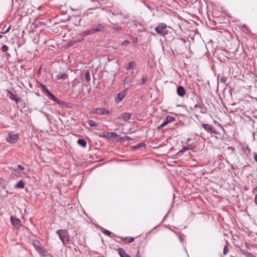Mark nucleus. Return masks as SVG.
<instances>
[{"instance_id": "obj_1", "label": "nucleus", "mask_w": 257, "mask_h": 257, "mask_svg": "<svg viewBox=\"0 0 257 257\" xmlns=\"http://www.w3.org/2000/svg\"><path fill=\"white\" fill-rule=\"evenodd\" d=\"M105 31V27L101 24L94 25L92 29L86 30L83 32L82 34L84 36L94 34L97 32H103Z\"/></svg>"}, {"instance_id": "obj_2", "label": "nucleus", "mask_w": 257, "mask_h": 257, "mask_svg": "<svg viewBox=\"0 0 257 257\" xmlns=\"http://www.w3.org/2000/svg\"><path fill=\"white\" fill-rule=\"evenodd\" d=\"M63 244H66L69 241V235L66 230H58L56 232Z\"/></svg>"}, {"instance_id": "obj_3", "label": "nucleus", "mask_w": 257, "mask_h": 257, "mask_svg": "<svg viewBox=\"0 0 257 257\" xmlns=\"http://www.w3.org/2000/svg\"><path fill=\"white\" fill-rule=\"evenodd\" d=\"M33 246L36 250L42 255L45 256L47 253V251L41 244L39 241L33 242Z\"/></svg>"}, {"instance_id": "obj_4", "label": "nucleus", "mask_w": 257, "mask_h": 257, "mask_svg": "<svg viewBox=\"0 0 257 257\" xmlns=\"http://www.w3.org/2000/svg\"><path fill=\"white\" fill-rule=\"evenodd\" d=\"M19 135L18 133L11 132L6 138L7 141L9 143H15L18 140Z\"/></svg>"}, {"instance_id": "obj_5", "label": "nucleus", "mask_w": 257, "mask_h": 257, "mask_svg": "<svg viewBox=\"0 0 257 257\" xmlns=\"http://www.w3.org/2000/svg\"><path fill=\"white\" fill-rule=\"evenodd\" d=\"M92 114L97 113L99 115L108 114L110 113V111L104 108L98 107L92 109L91 110Z\"/></svg>"}, {"instance_id": "obj_6", "label": "nucleus", "mask_w": 257, "mask_h": 257, "mask_svg": "<svg viewBox=\"0 0 257 257\" xmlns=\"http://www.w3.org/2000/svg\"><path fill=\"white\" fill-rule=\"evenodd\" d=\"M202 126L208 133H213L215 134H217V132L211 124L204 123L202 124Z\"/></svg>"}, {"instance_id": "obj_7", "label": "nucleus", "mask_w": 257, "mask_h": 257, "mask_svg": "<svg viewBox=\"0 0 257 257\" xmlns=\"http://www.w3.org/2000/svg\"><path fill=\"white\" fill-rule=\"evenodd\" d=\"M11 222L13 225V226L18 229L21 226V221L20 219L15 217L11 216Z\"/></svg>"}, {"instance_id": "obj_8", "label": "nucleus", "mask_w": 257, "mask_h": 257, "mask_svg": "<svg viewBox=\"0 0 257 257\" xmlns=\"http://www.w3.org/2000/svg\"><path fill=\"white\" fill-rule=\"evenodd\" d=\"M127 93V91L126 89L122 90L121 92H120L119 93H118L117 95L116 101L117 102H120L123 99V98L126 95Z\"/></svg>"}, {"instance_id": "obj_9", "label": "nucleus", "mask_w": 257, "mask_h": 257, "mask_svg": "<svg viewBox=\"0 0 257 257\" xmlns=\"http://www.w3.org/2000/svg\"><path fill=\"white\" fill-rule=\"evenodd\" d=\"M155 30L157 34L161 35L162 36H165V35H167L168 34V32L167 31H165L164 29H162V28H161L160 27L157 26L155 28Z\"/></svg>"}, {"instance_id": "obj_10", "label": "nucleus", "mask_w": 257, "mask_h": 257, "mask_svg": "<svg viewBox=\"0 0 257 257\" xmlns=\"http://www.w3.org/2000/svg\"><path fill=\"white\" fill-rule=\"evenodd\" d=\"M204 105L203 104H196L194 106V108L196 110V111L200 112L201 113H204Z\"/></svg>"}, {"instance_id": "obj_11", "label": "nucleus", "mask_w": 257, "mask_h": 257, "mask_svg": "<svg viewBox=\"0 0 257 257\" xmlns=\"http://www.w3.org/2000/svg\"><path fill=\"white\" fill-rule=\"evenodd\" d=\"M131 114L127 112H124L120 114V116L119 117V119H122L123 120L126 121L130 119L131 118Z\"/></svg>"}, {"instance_id": "obj_12", "label": "nucleus", "mask_w": 257, "mask_h": 257, "mask_svg": "<svg viewBox=\"0 0 257 257\" xmlns=\"http://www.w3.org/2000/svg\"><path fill=\"white\" fill-rule=\"evenodd\" d=\"M118 251L120 257H131L130 255L127 254L126 251L122 248H119Z\"/></svg>"}, {"instance_id": "obj_13", "label": "nucleus", "mask_w": 257, "mask_h": 257, "mask_svg": "<svg viewBox=\"0 0 257 257\" xmlns=\"http://www.w3.org/2000/svg\"><path fill=\"white\" fill-rule=\"evenodd\" d=\"M177 91L178 94L180 96H183L185 94V90L183 86H179Z\"/></svg>"}, {"instance_id": "obj_14", "label": "nucleus", "mask_w": 257, "mask_h": 257, "mask_svg": "<svg viewBox=\"0 0 257 257\" xmlns=\"http://www.w3.org/2000/svg\"><path fill=\"white\" fill-rule=\"evenodd\" d=\"M10 99H11L13 100H14L16 102V103H18L20 100L19 98H18L17 96L14 93H13L12 92L9 91L8 93Z\"/></svg>"}, {"instance_id": "obj_15", "label": "nucleus", "mask_w": 257, "mask_h": 257, "mask_svg": "<svg viewBox=\"0 0 257 257\" xmlns=\"http://www.w3.org/2000/svg\"><path fill=\"white\" fill-rule=\"evenodd\" d=\"M13 174L17 177L27 176V174L25 172L18 171L16 169L14 170Z\"/></svg>"}, {"instance_id": "obj_16", "label": "nucleus", "mask_w": 257, "mask_h": 257, "mask_svg": "<svg viewBox=\"0 0 257 257\" xmlns=\"http://www.w3.org/2000/svg\"><path fill=\"white\" fill-rule=\"evenodd\" d=\"M77 143L80 146L85 148L86 146V142L84 139H79L77 141Z\"/></svg>"}, {"instance_id": "obj_17", "label": "nucleus", "mask_w": 257, "mask_h": 257, "mask_svg": "<svg viewBox=\"0 0 257 257\" xmlns=\"http://www.w3.org/2000/svg\"><path fill=\"white\" fill-rule=\"evenodd\" d=\"M25 185L23 181H20L15 185V188L18 189H23Z\"/></svg>"}, {"instance_id": "obj_18", "label": "nucleus", "mask_w": 257, "mask_h": 257, "mask_svg": "<svg viewBox=\"0 0 257 257\" xmlns=\"http://www.w3.org/2000/svg\"><path fill=\"white\" fill-rule=\"evenodd\" d=\"M135 66V63L134 62H131L128 63L126 65L125 68L127 70L133 69H134Z\"/></svg>"}, {"instance_id": "obj_19", "label": "nucleus", "mask_w": 257, "mask_h": 257, "mask_svg": "<svg viewBox=\"0 0 257 257\" xmlns=\"http://www.w3.org/2000/svg\"><path fill=\"white\" fill-rule=\"evenodd\" d=\"M48 95H49L51 99L54 100L55 102H56L58 103H59L58 99L57 97H56L52 93L49 92Z\"/></svg>"}, {"instance_id": "obj_20", "label": "nucleus", "mask_w": 257, "mask_h": 257, "mask_svg": "<svg viewBox=\"0 0 257 257\" xmlns=\"http://www.w3.org/2000/svg\"><path fill=\"white\" fill-rule=\"evenodd\" d=\"M147 80H148L147 76H144L143 77L142 79L139 81V83L140 84H145L147 82Z\"/></svg>"}, {"instance_id": "obj_21", "label": "nucleus", "mask_w": 257, "mask_h": 257, "mask_svg": "<svg viewBox=\"0 0 257 257\" xmlns=\"http://www.w3.org/2000/svg\"><path fill=\"white\" fill-rule=\"evenodd\" d=\"M6 186L3 185H0V191L2 192L4 195H6L8 194V192L6 190Z\"/></svg>"}, {"instance_id": "obj_22", "label": "nucleus", "mask_w": 257, "mask_h": 257, "mask_svg": "<svg viewBox=\"0 0 257 257\" xmlns=\"http://www.w3.org/2000/svg\"><path fill=\"white\" fill-rule=\"evenodd\" d=\"M125 241L127 243H131L135 240V238L133 237H126L124 238Z\"/></svg>"}, {"instance_id": "obj_23", "label": "nucleus", "mask_w": 257, "mask_h": 257, "mask_svg": "<svg viewBox=\"0 0 257 257\" xmlns=\"http://www.w3.org/2000/svg\"><path fill=\"white\" fill-rule=\"evenodd\" d=\"M175 118L174 117H173V116H168L166 118V120L168 123H170V122H173L175 120Z\"/></svg>"}, {"instance_id": "obj_24", "label": "nucleus", "mask_w": 257, "mask_h": 257, "mask_svg": "<svg viewBox=\"0 0 257 257\" xmlns=\"http://www.w3.org/2000/svg\"><path fill=\"white\" fill-rule=\"evenodd\" d=\"M88 122L89 124L90 125V126H97V123L94 120H88Z\"/></svg>"}, {"instance_id": "obj_25", "label": "nucleus", "mask_w": 257, "mask_h": 257, "mask_svg": "<svg viewBox=\"0 0 257 257\" xmlns=\"http://www.w3.org/2000/svg\"><path fill=\"white\" fill-rule=\"evenodd\" d=\"M85 79L87 81H89L90 80V72L88 70H87L86 72Z\"/></svg>"}, {"instance_id": "obj_26", "label": "nucleus", "mask_w": 257, "mask_h": 257, "mask_svg": "<svg viewBox=\"0 0 257 257\" xmlns=\"http://www.w3.org/2000/svg\"><path fill=\"white\" fill-rule=\"evenodd\" d=\"M40 85L42 88L47 93V94L49 93V92H50L45 85L41 84Z\"/></svg>"}, {"instance_id": "obj_27", "label": "nucleus", "mask_w": 257, "mask_h": 257, "mask_svg": "<svg viewBox=\"0 0 257 257\" xmlns=\"http://www.w3.org/2000/svg\"><path fill=\"white\" fill-rule=\"evenodd\" d=\"M110 136L108 137V138H115L117 136V135L115 132H111L109 133Z\"/></svg>"}, {"instance_id": "obj_28", "label": "nucleus", "mask_w": 257, "mask_h": 257, "mask_svg": "<svg viewBox=\"0 0 257 257\" xmlns=\"http://www.w3.org/2000/svg\"><path fill=\"white\" fill-rule=\"evenodd\" d=\"M131 82V79L130 77H126L124 80V84H128Z\"/></svg>"}, {"instance_id": "obj_29", "label": "nucleus", "mask_w": 257, "mask_h": 257, "mask_svg": "<svg viewBox=\"0 0 257 257\" xmlns=\"http://www.w3.org/2000/svg\"><path fill=\"white\" fill-rule=\"evenodd\" d=\"M102 232L104 234L108 236H110V235L112 234V233L110 231L106 229L103 230Z\"/></svg>"}, {"instance_id": "obj_30", "label": "nucleus", "mask_w": 257, "mask_h": 257, "mask_svg": "<svg viewBox=\"0 0 257 257\" xmlns=\"http://www.w3.org/2000/svg\"><path fill=\"white\" fill-rule=\"evenodd\" d=\"M9 50V47L7 45H3L2 47V51L3 52H7Z\"/></svg>"}, {"instance_id": "obj_31", "label": "nucleus", "mask_w": 257, "mask_h": 257, "mask_svg": "<svg viewBox=\"0 0 257 257\" xmlns=\"http://www.w3.org/2000/svg\"><path fill=\"white\" fill-rule=\"evenodd\" d=\"M79 83V81L76 79H75L72 82V86L73 87H75L77 85V84Z\"/></svg>"}, {"instance_id": "obj_32", "label": "nucleus", "mask_w": 257, "mask_h": 257, "mask_svg": "<svg viewBox=\"0 0 257 257\" xmlns=\"http://www.w3.org/2000/svg\"><path fill=\"white\" fill-rule=\"evenodd\" d=\"M228 252V248L227 245H225L223 248V254L226 255Z\"/></svg>"}, {"instance_id": "obj_33", "label": "nucleus", "mask_w": 257, "mask_h": 257, "mask_svg": "<svg viewBox=\"0 0 257 257\" xmlns=\"http://www.w3.org/2000/svg\"><path fill=\"white\" fill-rule=\"evenodd\" d=\"M168 123V122L165 120L164 122H163L162 124H161L158 127V128L160 129L162 127H163V126H164L165 125H166V124H167Z\"/></svg>"}, {"instance_id": "obj_34", "label": "nucleus", "mask_w": 257, "mask_h": 257, "mask_svg": "<svg viewBox=\"0 0 257 257\" xmlns=\"http://www.w3.org/2000/svg\"><path fill=\"white\" fill-rule=\"evenodd\" d=\"M130 44V42L127 40H124L122 42V45L127 46Z\"/></svg>"}, {"instance_id": "obj_35", "label": "nucleus", "mask_w": 257, "mask_h": 257, "mask_svg": "<svg viewBox=\"0 0 257 257\" xmlns=\"http://www.w3.org/2000/svg\"><path fill=\"white\" fill-rule=\"evenodd\" d=\"M18 169L20 170L21 172H23V171L25 170L24 167L21 165H18Z\"/></svg>"}, {"instance_id": "obj_36", "label": "nucleus", "mask_w": 257, "mask_h": 257, "mask_svg": "<svg viewBox=\"0 0 257 257\" xmlns=\"http://www.w3.org/2000/svg\"><path fill=\"white\" fill-rule=\"evenodd\" d=\"M158 27H160L161 28H162V29L165 30L167 28V25L165 24H161Z\"/></svg>"}, {"instance_id": "obj_37", "label": "nucleus", "mask_w": 257, "mask_h": 257, "mask_svg": "<svg viewBox=\"0 0 257 257\" xmlns=\"http://www.w3.org/2000/svg\"><path fill=\"white\" fill-rule=\"evenodd\" d=\"M68 76L66 74H62L58 79H65L67 78Z\"/></svg>"}, {"instance_id": "obj_38", "label": "nucleus", "mask_w": 257, "mask_h": 257, "mask_svg": "<svg viewBox=\"0 0 257 257\" xmlns=\"http://www.w3.org/2000/svg\"><path fill=\"white\" fill-rule=\"evenodd\" d=\"M145 144H144V143H141L140 144H139L137 146H136L135 148H141V147H144L145 146Z\"/></svg>"}, {"instance_id": "obj_39", "label": "nucleus", "mask_w": 257, "mask_h": 257, "mask_svg": "<svg viewBox=\"0 0 257 257\" xmlns=\"http://www.w3.org/2000/svg\"><path fill=\"white\" fill-rule=\"evenodd\" d=\"M113 28L115 30H119L120 29V27L118 26L114 25L113 26Z\"/></svg>"}, {"instance_id": "obj_40", "label": "nucleus", "mask_w": 257, "mask_h": 257, "mask_svg": "<svg viewBox=\"0 0 257 257\" xmlns=\"http://www.w3.org/2000/svg\"><path fill=\"white\" fill-rule=\"evenodd\" d=\"M11 27V26H9L8 27V28L4 32H3V34H6V33H8V32H9L10 30Z\"/></svg>"}, {"instance_id": "obj_41", "label": "nucleus", "mask_w": 257, "mask_h": 257, "mask_svg": "<svg viewBox=\"0 0 257 257\" xmlns=\"http://www.w3.org/2000/svg\"><path fill=\"white\" fill-rule=\"evenodd\" d=\"M254 159L257 162V154L254 153Z\"/></svg>"}, {"instance_id": "obj_42", "label": "nucleus", "mask_w": 257, "mask_h": 257, "mask_svg": "<svg viewBox=\"0 0 257 257\" xmlns=\"http://www.w3.org/2000/svg\"><path fill=\"white\" fill-rule=\"evenodd\" d=\"M254 201L255 203L257 205V194L255 196Z\"/></svg>"}, {"instance_id": "obj_43", "label": "nucleus", "mask_w": 257, "mask_h": 257, "mask_svg": "<svg viewBox=\"0 0 257 257\" xmlns=\"http://www.w3.org/2000/svg\"><path fill=\"white\" fill-rule=\"evenodd\" d=\"M188 150V148H187V147H185V148H184L183 149L182 151H183V152H185V151H187V150Z\"/></svg>"}, {"instance_id": "obj_44", "label": "nucleus", "mask_w": 257, "mask_h": 257, "mask_svg": "<svg viewBox=\"0 0 257 257\" xmlns=\"http://www.w3.org/2000/svg\"><path fill=\"white\" fill-rule=\"evenodd\" d=\"M110 136V134L109 133H107V135L106 136H105V135H104L103 136L106 137V138H108V137Z\"/></svg>"}, {"instance_id": "obj_45", "label": "nucleus", "mask_w": 257, "mask_h": 257, "mask_svg": "<svg viewBox=\"0 0 257 257\" xmlns=\"http://www.w3.org/2000/svg\"><path fill=\"white\" fill-rule=\"evenodd\" d=\"M83 39H82L81 40H78V42H80V41H81L82 40H83Z\"/></svg>"}, {"instance_id": "obj_46", "label": "nucleus", "mask_w": 257, "mask_h": 257, "mask_svg": "<svg viewBox=\"0 0 257 257\" xmlns=\"http://www.w3.org/2000/svg\"><path fill=\"white\" fill-rule=\"evenodd\" d=\"M123 18H126V16H123Z\"/></svg>"}, {"instance_id": "obj_47", "label": "nucleus", "mask_w": 257, "mask_h": 257, "mask_svg": "<svg viewBox=\"0 0 257 257\" xmlns=\"http://www.w3.org/2000/svg\"><path fill=\"white\" fill-rule=\"evenodd\" d=\"M119 14V15H122V16H123V15H122V14H121V13H120Z\"/></svg>"}, {"instance_id": "obj_48", "label": "nucleus", "mask_w": 257, "mask_h": 257, "mask_svg": "<svg viewBox=\"0 0 257 257\" xmlns=\"http://www.w3.org/2000/svg\"><path fill=\"white\" fill-rule=\"evenodd\" d=\"M2 37V35H0V39Z\"/></svg>"}]
</instances>
